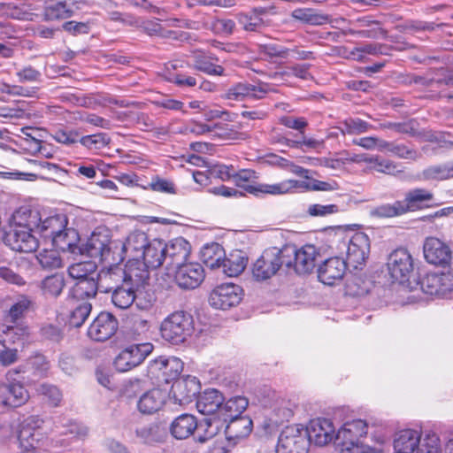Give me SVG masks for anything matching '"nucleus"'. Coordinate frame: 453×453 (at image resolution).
Segmentation results:
<instances>
[{"label": "nucleus", "mask_w": 453, "mask_h": 453, "mask_svg": "<svg viewBox=\"0 0 453 453\" xmlns=\"http://www.w3.org/2000/svg\"><path fill=\"white\" fill-rule=\"evenodd\" d=\"M120 241L112 240L107 228H96L81 247L82 254L101 262L119 263L124 257L119 255Z\"/></svg>", "instance_id": "nucleus-1"}, {"label": "nucleus", "mask_w": 453, "mask_h": 453, "mask_svg": "<svg viewBox=\"0 0 453 453\" xmlns=\"http://www.w3.org/2000/svg\"><path fill=\"white\" fill-rule=\"evenodd\" d=\"M394 449L395 453H441L440 439L435 434H426L421 439L420 434L412 429L396 434Z\"/></svg>", "instance_id": "nucleus-2"}, {"label": "nucleus", "mask_w": 453, "mask_h": 453, "mask_svg": "<svg viewBox=\"0 0 453 453\" xmlns=\"http://www.w3.org/2000/svg\"><path fill=\"white\" fill-rule=\"evenodd\" d=\"M288 248L278 249L272 247L264 250L262 255L252 265L253 278L257 281H264L277 273L281 266L288 269L292 267L290 252Z\"/></svg>", "instance_id": "nucleus-3"}, {"label": "nucleus", "mask_w": 453, "mask_h": 453, "mask_svg": "<svg viewBox=\"0 0 453 453\" xmlns=\"http://www.w3.org/2000/svg\"><path fill=\"white\" fill-rule=\"evenodd\" d=\"M194 329L193 316L185 311L172 312L160 325L161 336L173 344L185 342Z\"/></svg>", "instance_id": "nucleus-4"}, {"label": "nucleus", "mask_w": 453, "mask_h": 453, "mask_svg": "<svg viewBox=\"0 0 453 453\" xmlns=\"http://www.w3.org/2000/svg\"><path fill=\"white\" fill-rule=\"evenodd\" d=\"M307 436L302 425L286 426L279 436L276 453H307L310 447Z\"/></svg>", "instance_id": "nucleus-5"}, {"label": "nucleus", "mask_w": 453, "mask_h": 453, "mask_svg": "<svg viewBox=\"0 0 453 453\" xmlns=\"http://www.w3.org/2000/svg\"><path fill=\"white\" fill-rule=\"evenodd\" d=\"M390 277L399 283H405L414 274V259L406 249H396L390 253L387 262Z\"/></svg>", "instance_id": "nucleus-6"}, {"label": "nucleus", "mask_w": 453, "mask_h": 453, "mask_svg": "<svg viewBox=\"0 0 453 453\" xmlns=\"http://www.w3.org/2000/svg\"><path fill=\"white\" fill-rule=\"evenodd\" d=\"M153 349L150 342L132 343L123 349L115 357L114 366L121 372L130 371L140 365Z\"/></svg>", "instance_id": "nucleus-7"}, {"label": "nucleus", "mask_w": 453, "mask_h": 453, "mask_svg": "<svg viewBox=\"0 0 453 453\" xmlns=\"http://www.w3.org/2000/svg\"><path fill=\"white\" fill-rule=\"evenodd\" d=\"M43 423V419L39 416H30L20 424L18 434L20 449H36L44 438Z\"/></svg>", "instance_id": "nucleus-8"}, {"label": "nucleus", "mask_w": 453, "mask_h": 453, "mask_svg": "<svg viewBox=\"0 0 453 453\" xmlns=\"http://www.w3.org/2000/svg\"><path fill=\"white\" fill-rule=\"evenodd\" d=\"M242 297V288L233 283L221 284L210 295L209 302L216 309L227 310L237 305Z\"/></svg>", "instance_id": "nucleus-9"}, {"label": "nucleus", "mask_w": 453, "mask_h": 453, "mask_svg": "<svg viewBox=\"0 0 453 453\" xmlns=\"http://www.w3.org/2000/svg\"><path fill=\"white\" fill-rule=\"evenodd\" d=\"M119 327L118 319L110 312H100L88 329V336L95 342L111 338Z\"/></svg>", "instance_id": "nucleus-10"}, {"label": "nucleus", "mask_w": 453, "mask_h": 453, "mask_svg": "<svg viewBox=\"0 0 453 453\" xmlns=\"http://www.w3.org/2000/svg\"><path fill=\"white\" fill-rule=\"evenodd\" d=\"M424 257L427 263L436 266L447 267L452 260L450 248L435 237H427L423 245Z\"/></svg>", "instance_id": "nucleus-11"}, {"label": "nucleus", "mask_w": 453, "mask_h": 453, "mask_svg": "<svg viewBox=\"0 0 453 453\" xmlns=\"http://www.w3.org/2000/svg\"><path fill=\"white\" fill-rule=\"evenodd\" d=\"M275 91L268 83L260 82L257 85L239 82L229 88L225 95L228 100L242 101L246 98L261 99L269 92Z\"/></svg>", "instance_id": "nucleus-12"}, {"label": "nucleus", "mask_w": 453, "mask_h": 453, "mask_svg": "<svg viewBox=\"0 0 453 453\" xmlns=\"http://www.w3.org/2000/svg\"><path fill=\"white\" fill-rule=\"evenodd\" d=\"M150 270L141 259L130 258L122 267L125 275V283L130 287H134L142 293V288L149 284Z\"/></svg>", "instance_id": "nucleus-13"}, {"label": "nucleus", "mask_w": 453, "mask_h": 453, "mask_svg": "<svg viewBox=\"0 0 453 453\" xmlns=\"http://www.w3.org/2000/svg\"><path fill=\"white\" fill-rule=\"evenodd\" d=\"M290 251V259L292 260V267L298 274H306L313 271L316 266L317 257L319 252L314 245H304L299 250L294 247H288ZM289 253V251H288Z\"/></svg>", "instance_id": "nucleus-14"}, {"label": "nucleus", "mask_w": 453, "mask_h": 453, "mask_svg": "<svg viewBox=\"0 0 453 453\" xmlns=\"http://www.w3.org/2000/svg\"><path fill=\"white\" fill-rule=\"evenodd\" d=\"M421 288L427 295L446 296L453 291V272L427 273L421 280Z\"/></svg>", "instance_id": "nucleus-15"}, {"label": "nucleus", "mask_w": 453, "mask_h": 453, "mask_svg": "<svg viewBox=\"0 0 453 453\" xmlns=\"http://www.w3.org/2000/svg\"><path fill=\"white\" fill-rule=\"evenodd\" d=\"M191 246L182 237L175 238L166 243L165 250V268L167 270L176 269L188 263L190 256Z\"/></svg>", "instance_id": "nucleus-16"}, {"label": "nucleus", "mask_w": 453, "mask_h": 453, "mask_svg": "<svg viewBox=\"0 0 453 453\" xmlns=\"http://www.w3.org/2000/svg\"><path fill=\"white\" fill-rule=\"evenodd\" d=\"M204 280V270L199 263H186L175 269L174 280L183 289H194Z\"/></svg>", "instance_id": "nucleus-17"}, {"label": "nucleus", "mask_w": 453, "mask_h": 453, "mask_svg": "<svg viewBox=\"0 0 453 453\" xmlns=\"http://www.w3.org/2000/svg\"><path fill=\"white\" fill-rule=\"evenodd\" d=\"M367 423L363 419L346 422L334 436L338 445L363 444L360 440L367 434Z\"/></svg>", "instance_id": "nucleus-18"}, {"label": "nucleus", "mask_w": 453, "mask_h": 453, "mask_svg": "<svg viewBox=\"0 0 453 453\" xmlns=\"http://www.w3.org/2000/svg\"><path fill=\"white\" fill-rule=\"evenodd\" d=\"M32 232L23 228H14L5 234L4 242L15 251L34 252L37 250L39 242Z\"/></svg>", "instance_id": "nucleus-19"}, {"label": "nucleus", "mask_w": 453, "mask_h": 453, "mask_svg": "<svg viewBox=\"0 0 453 453\" xmlns=\"http://www.w3.org/2000/svg\"><path fill=\"white\" fill-rule=\"evenodd\" d=\"M200 391V383L196 377L187 376L173 381L170 394L175 403L185 405L192 402Z\"/></svg>", "instance_id": "nucleus-20"}, {"label": "nucleus", "mask_w": 453, "mask_h": 453, "mask_svg": "<svg viewBox=\"0 0 453 453\" xmlns=\"http://www.w3.org/2000/svg\"><path fill=\"white\" fill-rule=\"evenodd\" d=\"M308 434L309 443L313 442L319 446H324L334 438L335 428L330 419L318 418L310 421L305 427Z\"/></svg>", "instance_id": "nucleus-21"}, {"label": "nucleus", "mask_w": 453, "mask_h": 453, "mask_svg": "<svg viewBox=\"0 0 453 453\" xmlns=\"http://www.w3.org/2000/svg\"><path fill=\"white\" fill-rule=\"evenodd\" d=\"M370 250L369 239L362 233L355 234L347 244V264L358 268L367 258Z\"/></svg>", "instance_id": "nucleus-22"}, {"label": "nucleus", "mask_w": 453, "mask_h": 453, "mask_svg": "<svg viewBox=\"0 0 453 453\" xmlns=\"http://www.w3.org/2000/svg\"><path fill=\"white\" fill-rule=\"evenodd\" d=\"M347 269V262L339 257H329L318 268L319 280L326 285H334L341 280Z\"/></svg>", "instance_id": "nucleus-23"}, {"label": "nucleus", "mask_w": 453, "mask_h": 453, "mask_svg": "<svg viewBox=\"0 0 453 453\" xmlns=\"http://www.w3.org/2000/svg\"><path fill=\"white\" fill-rule=\"evenodd\" d=\"M28 398L29 394L20 382L0 384V406L17 408L25 404Z\"/></svg>", "instance_id": "nucleus-24"}, {"label": "nucleus", "mask_w": 453, "mask_h": 453, "mask_svg": "<svg viewBox=\"0 0 453 453\" xmlns=\"http://www.w3.org/2000/svg\"><path fill=\"white\" fill-rule=\"evenodd\" d=\"M109 267H104L100 270L96 274V278L99 283L100 292L109 293L114 289L119 288L122 285H126L124 272L122 266L119 263H110Z\"/></svg>", "instance_id": "nucleus-25"}, {"label": "nucleus", "mask_w": 453, "mask_h": 453, "mask_svg": "<svg viewBox=\"0 0 453 453\" xmlns=\"http://www.w3.org/2000/svg\"><path fill=\"white\" fill-rule=\"evenodd\" d=\"M35 300L26 295H19L13 299L10 308L4 313V322L11 324H21V321L29 312L35 310Z\"/></svg>", "instance_id": "nucleus-26"}, {"label": "nucleus", "mask_w": 453, "mask_h": 453, "mask_svg": "<svg viewBox=\"0 0 453 453\" xmlns=\"http://www.w3.org/2000/svg\"><path fill=\"white\" fill-rule=\"evenodd\" d=\"M183 362L176 357H159L150 363V369L164 377L166 383L179 379L183 371Z\"/></svg>", "instance_id": "nucleus-27"}, {"label": "nucleus", "mask_w": 453, "mask_h": 453, "mask_svg": "<svg viewBox=\"0 0 453 453\" xmlns=\"http://www.w3.org/2000/svg\"><path fill=\"white\" fill-rule=\"evenodd\" d=\"M29 328L22 324H11L4 322L0 325V342L4 347H23L29 338Z\"/></svg>", "instance_id": "nucleus-28"}, {"label": "nucleus", "mask_w": 453, "mask_h": 453, "mask_svg": "<svg viewBox=\"0 0 453 453\" xmlns=\"http://www.w3.org/2000/svg\"><path fill=\"white\" fill-rule=\"evenodd\" d=\"M150 242V240L144 232L134 231L127 236L125 242L120 241L119 255L124 257L125 253L131 258L141 259Z\"/></svg>", "instance_id": "nucleus-29"}, {"label": "nucleus", "mask_w": 453, "mask_h": 453, "mask_svg": "<svg viewBox=\"0 0 453 453\" xmlns=\"http://www.w3.org/2000/svg\"><path fill=\"white\" fill-rule=\"evenodd\" d=\"M166 242L161 239H152L142 253L141 260L151 270L165 265V250Z\"/></svg>", "instance_id": "nucleus-30"}, {"label": "nucleus", "mask_w": 453, "mask_h": 453, "mask_svg": "<svg viewBox=\"0 0 453 453\" xmlns=\"http://www.w3.org/2000/svg\"><path fill=\"white\" fill-rule=\"evenodd\" d=\"M355 163H365L370 171L385 174H394L400 172L398 165L392 160L386 159L378 155L360 154L351 158Z\"/></svg>", "instance_id": "nucleus-31"}, {"label": "nucleus", "mask_w": 453, "mask_h": 453, "mask_svg": "<svg viewBox=\"0 0 453 453\" xmlns=\"http://www.w3.org/2000/svg\"><path fill=\"white\" fill-rule=\"evenodd\" d=\"M225 398L218 389L210 388L203 392L196 401L198 411L203 415H213L221 412Z\"/></svg>", "instance_id": "nucleus-32"}, {"label": "nucleus", "mask_w": 453, "mask_h": 453, "mask_svg": "<svg viewBox=\"0 0 453 453\" xmlns=\"http://www.w3.org/2000/svg\"><path fill=\"white\" fill-rule=\"evenodd\" d=\"M148 321L140 316H133L127 319L123 327V338L133 343H141L149 331Z\"/></svg>", "instance_id": "nucleus-33"}, {"label": "nucleus", "mask_w": 453, "mask_h": 453, "mask_svg": "<svg viewBox=\"0 0 453 453\" xmlns=\"http://www.w3.org/2000/svg\"><path fill=\"white\" fill-rule=\"evenodd\" d=\"M248 265V257L242 250H234L228 257H222L218 269H222V273L228 277H236L240 275Z\"/></svg>", "instance_id": "nucleus-34"}, {"label": "nucleus", "mask_w": 453, "mask_h": 453, "mask_svg": "<svg viewBox=\"0 0 453 453\" xmlns=\"http://www.w3.org/2000/svg\"><path fill=\"white\" fill-rule=\"evenodd\" d=\"M80 236L74 228L65 227V230L59 232L53 237L52 245L55 249L63 251L76 254L81 252V247L78 245Z\"/></svg>", "instance_id": "nucleus-35"}, {"label": "nucleus", "mask_w": 453, "mask_h": 453, "mask_svg": "<svg viewBox=\"0 0 453 453\" xmlns=\"http://www.w3.org/2000/svg\"><path fill=\"white\" fill-rule=\"evenodd\" d=\"M67 222V218L64 214H56L46 217L45 219L41 218L35 231L42 237L50 238L52 242L55 235L65 230Z\"/></svg>", "instance_id": "nucleus-36"}, {"label": "nucleus", "mask_w": 453, "mask_h": 453, "mask_svg": "<svg viewBox=\"0 0 453 453\" xmlns=\"http://www.w3.org/2000/svg\"><path fill=\"white\" fill-rule=\"evenodd\" d=\"M198 428L196 418L191 414H181L172 422L170 432L177 440H184L192 435Z\"/></svg>", "instance_id": "nucleus-37"}, {"label": "nucleus", "mask_w": 453, "mask_h": 453, "mask_svg": "<svg viewBox=\"0 0 453 453\" xmlns=\"http://www.w3.org/2000/svg\"><path fill=\"white\" fill-rule=\"evenodd\" d=\"M252 431V420L247 416L234 417L230 418L226 426L225 433L228 441L239 440L247 437Z\"/></svg>", "instance_id": "nucleus-38"}, {"label": "nucleus", "mask_w": 453, "mask_h": 453, "mask_svg": "<svg viewBox=\"0 0 453 453\" xmlns=\"http://www.w3.org/2000/svg\"><path fill=\"white\" fill-rule=\"evenodd\" d=\"M135 435L142 443L151 445L164 441L166 433L158 423H150L137 426Z\"/></svg>", "instance_id": "nucleus-39"}, {"label": "nucleus", "mask_w": 453, "mask_h": 453, "mask_svg": "<svg viewBox=\"0 0 453 453\" xmlns=\"http://www.w3.org/2000/svg\"><path fill=\"white\" fill-rule=\"evenodd\" d=\"M165 395L159 389H152L143 394L137 403L138 410L144 414H152L161 409Z\"/></svg>", "instance_id": "nucleus-40"}, {"label": "nucleus", "mask_w": 453, "mask_h": 453, "mask_svg": "<svg viewBox=\"0 0 453 453\" xmlns=\"http://www.w3.org/2000/svg\"><path fill=\"white\" fill-rule=\"evenodd\" d=\"M40 220L41 214L37 210L25 207L19 208L12 215V221L16 228L35 231Z\"/></svg>", "instance_id": "nucleus-41"}, {"label": "nucleus", "mask_w": 453, "mask_h": 453, "mask_svg": "<svg viewBox=\"0 0 453 453\" xmlns=\"http://www.w3.org/2000/svg\"><path fill=\"white\" fill-rule=\"evenodd\" d=\"M48 369L49 364L46 362L45 357L43 356L37 355L29 358L26 364L19 365L18 368L10 370L8 372V376L12 378L14 374H25L32 372L35 377H42L45 374Z\"/></svg>", "instance_id": "nucleus-42"}, {"label": "nucleus", "mask_w": 453, "mask_h": 453, "mask_svg": "<svg viewBox=\"0 0 453 453\" xmlns=\"http://www.w3.org/2000/svg\"><path fill=\"white\" fill-rule=\"evenodd\" d=\"M214 58L203 52L197 51L192 56L193 66L196 70L203 72L209 75L223 76L225 69L219 65L212 62Z\"/></svg>", "instance_id": "nucleus-43"}, {"label": "nucleus", "mask_w": 453, "mask_h": 453, "mask_svg": "<svg viewBox=\"0 0 453 453\" xmlns=\"http://www.w3.org/2000/svg\"><path fill=\"white\" fill-rule=\"evenodd\" d=\"M111 295L112 303L119 309H127L138 298L142 293L134 287L129 285H122L119 288L114 289Z\"/></svg>", "instance_id": "nucleus-44"}, {"label": "nucleus", "mask_w": 453, "mask_h": 453, "mask_svg": "<svg viewBox=\"0 0 453 453\" xmlns=\"http://www.w3.org/2000/svg\"><path fill=\"white\" fill-rule=\"evenodd\" d=\"M97 291H100L97 278L91 276L77 281L70 291V295L76 299H85L95 297Z\"/></svg>", "instance_id": "nucleus-45"}, {"label": "nucleus", "mask_w": 453, "mask_h": 453, "mask_svg": "<svg viewBox=\"0 0 453 453\" xmlns=\"http://www.w3.org/2000/svg\"><path fill=\"white\" fill-rule=\"evenodd\" d=\"M72 4L65 0L49 4L44 9L45 19L58 20L72 17L74 13Z\"/></svg>", "instance_id": "nucleus-46"}, {"label": "nucleus", "mask_w": 453, "mask_h": 453, "mask_svg": "<svg viewBox=\"0 0 453 453\" xmlns=\"http://www.w3.org/2000/svg\"><path fill=\"white\" fill-rule=\"evenodd\" d=\"M391 50V47L383 43H367L363 47L355 48L350 51L349 57L357 61H363L365 55H388Z\"/></svg>", "instance_id": "nucleus-47"}, {"label": "nucleus", "mask_w": 453, "mask_h": 453, "mask_svg": "<svg viewBox=\"0 0 453 453\" xmlns=\"http://www.w3.org/2000/svg\"><path fill=\"white\" fill-rule=\"evenodd\" d=\"M224 256L222 246L216 242L204 245L201 250L203 262L211 269H218Z\"/></svg>", "instance_id": "nucleus-48"}, {"label": "nucleus", "mask_w": 453, "mask_h": 453, "mask_svg": "<svg viewBox=\"0 0 453 453\" xmlns=\"http://www.w3.org/2000/svg\"><path fill=\"white\" fill-rule=\"evenodd\" d=\"M291 16L296 20H300L312 26L324 25L330 19L328 15L316 12L314 10L309 8L296 9L292 12Z\"/></svg>", "instance_id": "nucleus-49"}, {"label": "nucleus", "mask_w": 453, "mask_h": 453, "mask_svg": "<svg viewBox=\"0 0 453 453\" xmlns=\"http://www.w3.org/2000/svg\"><path fill=\"white\" fill-rule=\"evenodd\" d=\"M433 194L424 188H415L410 190L406 195L402 203L406 209V212L413 211L419 207V204L424 202H428L433 199Z\"/></svg>", "instance_id": "nucleus-50"}, {"label": "nucleus", "mask_w": 453, "mask_h": 453, "mask_svg": "<svg viewBox=\"0 0 453 453\" xmlns=\"http://www.w3.org/2000/svg\"><path fill=\"white\" fill-rule=\"evenodd\" d=\"M65 287V278L63 274L55 273L43 279L41 283V288L44 296L57 297Z\"/></svg>", "instance_id": "nucleus-51"}, {"label": "nucleus", "mask_w": 453, "mask_h": 453, "mask_svg": "<svg viewBox=\"0 0 453 453\" xmlns=\"http://www.w3.org/2000/svg\"><path fill=\"white\" fill-rule=\"evenodd\" d=\"M371 215L377 218H392L406 213V209L402 201L393 203H383L371 210Z\"/></svg>", "instance_id": "nucleus-52"}, {"label": "nucleus", "mask_w": 453, "mask_h": 453, "mask_svg": "<svg viewBox=\"0 0 453 453\" xmlns=\"http://www.w3.org/2000/svg\"><path fill=\"white\" fill-rule=\"evenodd\" d=\"M248 400L243 396H235L222 403L220 413L226 414L229 418L241 417V413L246 410Z\"/></svg>", "instance_id": "nucleus-53"}, {"label": "nucleus", "mask_w": 453, "mask_h": 453, "mask_svg": "<svg viewBox=\"0 0 453 453\" xmlns=\"http://www.w3.org/2000/svg\"><path fill=\"white\" fill-rule=\"evenodd\" d=\"M79 142L88 150H101L110 143V138L105 133L79 136Z\"/></svg>", "instance_id": "nucleus-54"}, {"label": "nucleus", "mask_w": 453, "mask_h": 453, "mask_svg": "<svg viewBox=\"0 0 453 453\" xmlns=\"http://www.w3.org/2000/svg\"><path fill=\"white\" fill-rule=\"evenodd\" d=\"M257 50L260 55L269 60L288 58V48L278 43L259 44Z\"/></svg>", "instance_id": "nucleus-55"}, {"label": "nucleus", "mask_w": 453, "mask_h": 453, "mask_svg": "<svg viewBox=\"0 0 453 453\" xmlns=\"http://www.w3.org/2000/svg\"><path fill=\"white\" fill-rule=\"evenodd\" d=\"M372 129V126L359 118H349L342 122V133L360 134Z\"/></svg>", "instance_id": "nucleus-56"}, {"label": "nucleus", "mask_w": 453, "mask_h": 453, "mask_svg": "<svg viewBox=\"0 0 453 453\" xmlns=\"http://www.w3.org/2000/svg\"><path fill=\"white\" fill-rule=\"evenodd\" d=\"M426 179L447 180L453 178V162L433 165L424 171Z\"/></svg>", "instance_id": "nucleus-57"}, {"label": "nucleus", "mask_w": 453, "mask_h": 453, "mask_svg": "<svg viewBox=\"0 0 453 453\" xmlns=\"http://www.w3.org/2000/svg\"><path fill=\"white\" fill-rule=\"evenodd\" d=\"M92 311V304L83 302L79 304L72 312L69 318V325L73 327H80L88 318Z\"/></svg>", "instance_id": "nucleus-58"}, {"label": "nucleus", "mask_w": 453, "mask_h": 453, "mask_svg": "<svg viewBox=\"0 0 453 453\" xmlns=\"http://www.w3.org/2000/svg\"><path fill=\"white\" fill-rule=\"evenodd\" d=\"M237 21L242 28L247 32H257L264 26V20L262 18L253 17L250 13H238L236 15Z\"/></svg>", "instance_id": "nucleus-59"}, {"label": "nucleus", "mask_w": 453, "mask_h": 453, "mask_svg": "<svg viewBox=\"0 0 453 453\" xmlns=\"http://www.w3.org/2000/svg\"><path fill=\"white\" fill-rule=\"evenodd\" d=\"M246 191L250 194H269V195H286L284 180L273 184H258L256 186H250Z\"/></svg>", "instance_id": "nucleus-60"}, {"label": "nucleus", "mask_w": 453, "mask_h": 453, "mask_svg": "<svg viewBox=\"0 0 453 453\" xmlns=\"http://www.w3.org/2000/svg\"><path fill=\"white\" fill-rule=\"evenodd\" d=\"M40 335L52 342H60L65 336L64 326L54 324H45L40 328Z\"/></svg>", "instance_id": "nucleus-61"}, {"label": "nucleus", "mask_w": 453, "mask_h": 453, "mask_svg": "<svg viewBox=\"0 0 453 453\" xmlns=\"http://www.w3.org/2000/svg\"><path fill=\"white\" fill-rule=\"evenodd\" d=\"M96 264L91 262L73 264L69 266L68 274L70 277L76 279L79 281L81 279L89 278L90 273H93L96 270Z\"/></svg>", "instance_id": "nucleus-62"}, {"label": "nucleus", "mask_w": 453, "mask_h": 453, "mask_svg": "<svg viewBox=\"0 0 453 453\" xmlns=\"http://www.w3.org/2000/svg\"><path fill=\"white\" fill-rule=\"evenodd\" d=\"M137 27H141L146 34L149 35H157L161 37L171 38L174 34L173 31L165 30L162 27V26L155 21V20H143L141 21L139 19V26Z\"/></svg>", "instance_id": "nucleus-63"}, {"label": "nucleus", "mask_w": 453, "mask_h": 453, "mask_svg": "<svg viewBox=\"0 0 453 453\" xmlns=\"http://www.w3.org/2000/svg\"><path fill=\"white\" fill-rule=\"evenodd\" d=\"M37 260L45 269H55L62 266V260L54 250H43L37 256Z\"/></svg>", "instance_id": "nucleus-64"}]
</instances>
